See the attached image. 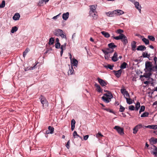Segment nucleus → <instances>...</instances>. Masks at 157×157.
Wrapping results in <instances>:
<instances>
[{"label": "nucleus", "instance_id": "nucleus-64", "mask_svg": "<svg viewBox=\"0 0 157 157\" xmlns=\"http://www.w3.org/2000/svg\"><path fill=\"white\" fill-rule=\"evenodd\" d=\"M66 45H67V43H65L63 45H61V46H62V47H63L64 48V49H66Z\"/></svg>", "mask_w": 157, "mask_h": 157}, {"label": "nucleus", "instance_id": "nucleus-16", "mask_svg": "<svg viewBox=\"0 0 157 157\" xmlns=\"http://www.w3.org/2000/svg\"><path fill=\"white\" fill-rule=\"evenodd\" d=\"M69 13L67 12L65 13H63L62 15V18L63 20L66 21L69 17Z\"/></svg>", "mask_w": 157, "mask_h": 157}, {"label": "nucleus", "instance_id": "nucleus-32", "mask_svg": "<svg viewBox=\"0 0 157 157\" xmlns=\"http://www.w3.org/2000/svg\"><path fill=\"white\" fill-rule=\"evenodd\" d=\"M18 29V27L16 26L12 27L11 30V33H14Z\"/></svg>", "mask_w": 157, "mask_h": 157}, {"label": "nucleus", "instance_id": "nucleus-10", "mask_svg": "<svg viewBox=\"0 0 157 157\" xmlns=\"http://www.w3.org/2000/svg\"><path fill=\"white\" fill-rule=\"evenodd\" d=\"M94 86L97 88L96 91L99 93H103V89H102L100 86L97 83L94 84Z\"/></svg>", "mask_w": 157, "mask_h": 157}, {"label": "nucleus", "instance_id": "nucleus-30", "mask_svg": "<svg viewBox=\"0 0 157 157\" xmlns=\"http://www.w3.org/2000/svg\"><path fill=\"white\" fill-rule=\"evenodd\" d=\"M124 98L126 100V101L127 103L129 105L131 104L132 103V101H133L130 98H128L124 96Z\"/></svg>", "mask_w": 157, "mask_h": 157}, {"label": "nucleus", "instance_id": "nucleus-44", "mask_svg": "<svg viewBox=\"0 0 157 157\" xmlns=\"http://www.w3.org/2000/svg\"><path fill=\"white\" fill-rule=\"evenodd\" d=\"M147 37L149 39L152 41L155 40V38L153 36L148 35Z\"/></svg>", "mask_w": 157, "mask_h": 157}, {"label": "nucleus", "instance_id": "nucleus-62", "mask_svg": "<svg viewBox=\"0 0 157 157\" xmlns=\"http://www.w3.org/2000/svg\"><path fill=\"white\" fill-rule=\"evenodd\" d=\"M97 136L99 137H102L103 135L100 132H98V134L97 135Z\"/></svg>", "mask_w": 157, "mask_h": 157}, {"label": "nucleus", "instance_id": "nucleus-19", "mask_svg": "<svg viewBox=\"0 0 157 157\" xmlns=\"http://www.w3.org/2000/svg\"><path fill=\"white\" fill-rule=\"evenodd\" d=\"M136 42L135 41H132L131 43V46L133 51H135L136 50Z\"/></svg>", "mask_w": 157, "mask_h": 157}, {"label": "nucleus", "instance_id": "nucleus-7", "mask_svg": "<svg viewBox=\"0 0 157 157\" xmlns=\"http://www.w3.org/2000/svg\"><path fill=\"white\" fill-rule=\"evenodd\" d=\"M114 129H115L121 135H123L124 134L123 128L119 126H115L114 127Z\"/></svg>", "mask_w": 157, "mask_h": 157}, {"label": "nucleus", "instance_id": "nucleus-24", "mask_svg": "<svg viewBox=\"0 0 157 157\" xmlns=\"http://www.w3.org/2000/svg\"><path fill=\"white\" fill-rule=\"evenodd\" d=\"M97 8V6H95V5H92L90 6V12H95L96 13H97L96 11V10Z\"/></svg>", "mask_w": 157, "mask_h": 157}, {"label": "nucleus", "instance_id": "nucleus-57", "mask_svg": "<svg viewBox=\"0 0 157 157\" xmlns=\"http://www.w3.org/2000/svg\"><path fill=\"white\" fill-rule=\"evenodd\" d=\"M44 2L43 1V0H41L40 1H39V2L38 3V5L40 6H42Z\"/></svg>", "mask_w": 157, "mask_h": 157}, {"label": "nucleus", "instance_id": "nucleus-35", "mask_svg": "<svg viewBox=\"0 0 157 157\" xmlns=\"http://www.w3.org/2000/svg\"><path fill=\"white\" fill-rule=\"evenodd\" d=\"M123 32L124 30L123 29H117L116 32V33L119 34V35L117 36H121V34H123L122 33H123Z\"/></svg>", "mask_w": 157, "mask_h": 157}, {"label": "nucleus", "instance_id": "nucleus-38", "mask_svg": "<svg viewBox=\"0 0 157 157\" xmlns=\"http://www.w3.org/2000/svg\"><path fill=\"white\" fill-rule=\"evenodd\" d=\"M144 125H142L141 124H138L136 126L134 127L138 130L139 129H140L142 127H144Z\"/></svg>", "mask_w": 157, "mask_h": 157}, {"label": "nucleus", "instance_id": "nucleus-33", "mask_svg": "<svg viewBox=\"0 0 157 157\" xmlns=\"http://www.w3.org/2000/svg\"><path fill=\"white\" fill-rule=\"evenodd\" d=\"M142 40L146 45H147L149 43V40L146 38L143 37V38L142 39Z\"/></svg>", "mask_w": 157, "mask_h": 157}, {"label": "nucleus", "instance_id": "nucleus-12", "mask_svg": "<svg viewBox=\"0 0 157 157\" xmlns=\"http://www.w3.org/2000/svg\"><path fill=\"white\" fill-rule=\"evenodd\" d=\"M113 71L115 73V75L118 78L120 77L121 75L122 70L120 69L118 71L114 70Z\"/></svg>", "mask_w": 157, "mask_h": 157}, {"label": "nucleus", "instance_id": "nucleus-55", "mask_svg": "<svg viewBox=\"0 0 157 157\" xmlns=\"http://www.w3.org/2000/svg\"><path fill=\"white\" fill-rule=\"evenodd\" d=\"M125 91H127L125 89H121V93L124 95H125Z\"/></svg>", "mask_w": 157, "mask_h": 157}, {"label": "nucleus", "instance_id": "nucleus-36", "mask_svg": "<svg viewBox=\"0 0 157 157\" xmlns=\"http://www.w3.org/2000/svg\"><path fill=\"white\" fill-rule=\"evenodd\" d=\"M55 40L54 38L51 37L49 39V41L48 42V44L50 45H52L54 43Z\"/></svg>", "mask_w": 157, "mask_h": 157}, {"label": "nucleus", "instance_id": "nucleus-18", "mask_svg": "<svg viewBox=\"0 0 157 157\" xmlns=\"http://www.w3.org/2000/svg\"><path fill=\"white\" fill-rule=\"evenodd\" d=\"M145 128L152 129H157V125H148L147 126H144Z\"/></svg>", "mask_w": 157, "mask_h": 157}, {"label": "nucleus", "instance_id": "nucleus-45", "mask_svg": "<svg viewBox=\"0 0 157 157\" xmlns=\"http://www.w3.org/2000/svg\"><path fill=\"white\" fill-rule=\"evenodd\" d=\"M5 6V2L4 0L2 1V3L0 4V8H4Z\"/></svg>", "mask_w": 157, "mask_h": 157}, {"label": "nucleus", "instance_id": "nucleus-60", "mask_svg": "<svg viewBox=\"0 0 157 157\" xmlns=\"http://www.w3.org/2000/svg\"><path fill=\"white\" fill-rule=\"evenodd\" d=\"M110 55H105V56H104L105 59L108 60L109 59V58L110 57Z\"/></svg>", "mask_w": 157, "mask_h": 157}, {"label": "nucleus", "instance_id": "nucleus-1", "mask_svg": "<svg viewBox=\"0 0 157 157\" xmlns=\"http://www.w3.org/2000/svg\"><path fill=\"white\" fill-rule=\"evenodd\" d=\"M103 95L104 96L102 97L101 99L103 101L106 103H108L110 101L111 99L113 97L111 93L104 94Z\"/></svg>", "mask_w": 157, "mask_h": 157}, {"label": "nucleus", "instance_id": "nucleus-42", "mask_svg": "<svg viewBox=\"0 0 157 157\" xmlns=\"http://www.w3.org/2000/svg\"><path fill=\"white\" fill-rule=\"evenodd\" d=\"M30 51L29 48H27L23 52V56L25 57L26 54Z\"/></svg>", "mask_w": 157, "mask_h": 157}, {"label": "nucleus", "instance_id": "nucleus-17", "mask_svg": "<svg viewBox=\"0 0 157 157\" xmlns=\"http://www.w3.org/2000/svg\"><path fill=\"white\" fill-rule=\"evenodd\" d=\"M146 49V47L144 45H141L138 46L136 48L137 51H144Z\"/></svg>", "mask_w": 157, "mask_h": 157}, {"label": "nucleus", "instance_id": "nucleus-37", "mask_svg": "<svg viewBox=\"0 0 157 157\" xmlns=\"http://www.w3.org/2000/svg\"><path fill=\"white\" fill-rule=\"evenodd\" d=\"M48 130L49 131V133L52 134L53 133L54 129L53 127L49 126L48 127Z\"/></svg>", "mask_w": 157, "mask_h": 157}, {"label": "nucleus", "instance_id": "nucleus-61", "mask_svg": "<svg viewBox=\"0 0 157 157\" xmlns=\"http://www.w3.org/2000/svg\"><path fill=\"white\" fill-rule=\"evenodd\" d=\"M60 14V13H59V14H58V15L55 16H54L53 18H52V19H54V20H56V19L57 18V17H59V15Z\"/></svg>", "mask_w": 157, "mask_h": 157}, {"label": "nucleus", "instance_id": "nucleus-43", "mask_svg": "<svg viewBox=\"0 0 157 157\" xmlns=\"http://www.w3.org/2000/svg\"><path fill=\"white\" fill-rule=\"evenodd\" d=\"M103 109L105 110H106L107 112L114 114V112L113 111L109 108H104Z\"/></svg>", "mask_w": 157, "mask_h": 157}, {"label": "nucleus", "instance_id": "nucleus-52", "mask_svg": "<svg viewBox=\"0 0 157 157\" xmlns=\"http://www.w3.org/2000/svg\"><path fill=\"white\" fill-rule=\"evenodd\" d=\"M70 140H69L67 142L65 146L67 148V149H69L70 148Z\"/></svg>", "mask_w": 157, "mask_h": 157}, {"label": "nucleus", "instance_id": "nucleus-34", "mask_svg": "<svg viewBox=\"0 0 157 157\" xmlns=\"http://www.w3.org/2000/svg\"><path fill=\"white\" fill-rule=\"evenodd\" d=\"M140 106V103L139 102L137 101L136 102L135 105V110L138 111L139 109Z\"/></svg>", "mask_w": 157, "mask_h": 157}, {"label": "nucleus", "instance_id": "nucleus-4", "mask_svg": "<svg viewBox=\"0 0 157 157\" xmlns=\"http://www.w3.org/2000/svg\"><path fill=\"white\" fill-rule=\"evenodd\" d=\"M39 99L42 104V107L44 108L47 107L48 105V103L47 99L44 96L41 95L40 97L39 98Z\"/></svg>", "mask_w": 157, "mask_h": 157}, {"label": "nucleus", "instance_id": "nucleus-2", "mask_svg": "<svg viewBox=\"0 0 157 157\" xmlns=\"http://www.w3.org/2000/svg\"><path fill=\"white\" fill-rule=\"evenodd\" d=\"M54 34L56 36H60L63 38L67 39L66 34L61 29H58L55 30Z\"/></svg>", "mask_w": 157, "mask_h": 157}, {"label": "nucleus", "instance_id": "nucleus-31", "mask_svg": "<svg viewBox=\"0 0 157 157\" xmlns=\"http://www.w3.org/2000/svg\"><path fill=\"white\" fill-rule=\"evenodd\" d=\"M113 65H111L109 64H108L107 65H105L104 66V67L107 69H109L110 70H113V67H114Z\"/></svg>", "mask_w": 157, "mask_h": 157}, {"label": "nucleus", "instance_id": "nucleus-58", "mask_svg": "<svg viewBox=\"0 0 157 157\" xmlns=\"http://www.w3.org/2000/svg\"><path fill=\"white\" fill-rule=\"evenodd\" d=\"M133 133L134 134H136L138 131V130L136 129L135 127L133 128Z\"/></svg>", "mask_w": 157, "mask_h": 157}, {"label": "nucleus", "instance_id": "nucleus-50", "mask_svg": "<svg viewBox=\"0 0 157 157\" xmlns=\"http://www.w3.org/2000/svg\"><path fill=\"white\" fill-rule=\"evenodd\" d=\"M129 109L131 111H133L135 109L134 106L133 105H131L129 106Z\"/></svg>", "mask_w": 157, "mask_h": 157}, {"label": "nucleus", "instance_id": "nucleus-41", "mask_svg": "<svg viewBox=\"0 0 157 157\" xmlns=\"http://www.w3.org/2000/svg\"><path fill=\"white\" fill-rule=\"evenodd\" d=\"M149 114V113L147 112H145L144 113L142 114L141 115V117H146L148 116Z\"/></svg>", "mask_w": 157, "mask_h": 157}, {"label": "nucleus", "instance_id": "nucleus-63", "mask_svg": "<svg viewBox=\"0 0 157 157\" xmlns=\"http://www.w3.org/2000/svg\"><path fill=\"white\" fill-rule=\"evenodd\" d=\"M125 95H126V96L127 97H130L129 94L127 91H125Z\"/></svg>", "mask_w": 157, "mask_h": 157}, {"label": "nucleus", "instance_id": "nucleus-28", "mask_svg": "<svg viewBox=\"0 0 157 157\" xmlns=\"http://www.w3.org/2000/svg\"><path fill=\"white\" fill-rule=\"evenodd\" d=\"M101 33L106 38H108L110 36V35L109 33L105 31H102L101 32Z\"/></svg>", "mask_w": 157, "mask_h": 157}, {"label": "nucleus", "instance_id": "nucleus-15", "mask_svg": "<svg viewBox=\"0 0 157 157\" xmlns=\"http://www.w3.org/2000/svg\"><path fill=\"white\" fill-rule=\"evenodd\" d=\"M71 63L74 66L77 67L78 62L76 59L75 58H73L72 60H71Z\"/></svg>", "mask_w": 157, "mask_h": 157}, {"label": "nucleus", "instance_id": "nucleus-3", "mask_svg": "<svg viewBox=\"0 0 157 157\" xmlns=\"http://www.w3.org/2000/svg\"><path fill=\"white\" fill-rule=\"evenodd\" d=\"M120 36H113V39L117 40H121L123 44L125 46L128 43L127 38L124 34H121Z\"/></svg>", "mask_w": 157, "mask_h": 157}, {"label": "nucleus", "instance_id": "nucleus-47", "mask_svg": "<svg viewBox=\"0 0 157 157\" xmlns=\"http://www.w3.org/2000/svg\"><path fill=\"white\" fill-rule=\"evenodd\" d=\"M125 108L121 105H120V108L119 109V111L121 112H123L124 111Z\"/></svg>", "mask_w": 157, "mask_h": 157}, {"label": "nucleus", "instance_id": "nucleus-11", "mask_svg": "<svg viewBox=\"0 0 157 157\" xmlns=\"http://www.w3.org/2000/svg\"><path fill=\"white\" fill-rule=\"evenodd\" d=\"M105 13L107 16L109 17H114L116 15L114 10L111 11L106 12Z\"/></svg>", "mask_w": 157, "mask_h": 157}, {"label": "nucleus", "instance_id": "nucleus-26", "mask_svg": "<svg viewBox=\"0 0 157 157\" xmlns=\"http://www.w3.org/2000/svg\"><path fill=\"white\" fill-rule=\"evenodd\" d=\"M76 123L74 119H73L71 121V130L73 131L75 128V124Z\"/></svg>", "mask_w": 157, "mask_h": 157}, {"label": "nucleus", "instance_id": "nucleus-14", "mask_svg": "<svg viewBox=\"0 0 157 157\" xmlns=\"http://www.w3.org/2000/svg\"><path fill=\"white\" fill-rule=\"evenodd\" d=\"M133 3L135 5V7L139 11V12H140L141 10V6L140 5L139 2L135 1Z\"/></svg>", "mask_w": 157, "mask_h": 157}, {"label": "nucleus", "instance_id": "nucleus-20", "mask_svg": "<svg viewBox=\"0 0 157 157\" xmlns=\"http://www.w3.org/2000/svg\"><path fill=\"white\" fill-rule=\"evenodd\" d=\"M115 15H120L124 13V12L121 10H114Z\"/></svg>", "mask_w": 157, "mask_h": 157}, {"label": "nucleus", "instance_id": "nucleus-8", "mask_svg": "<svg viewBox=\"0 0 157 157\" xmlns=\"http://www.w3.org/2000/svg\"><path fill=\"white\" fill-rule=\"evenodd\" d=\"M152 66L153 65L151 62L148 61H146L145 63V69H144L145 72H147L145 69H146L147 71H149L150 68L151 67V66Z\"/></svg>", "mask_w": 157, "mask_h": 157}, {"label": "nucleus", "instance_id": "nucleus-9", "mask_svg": "<svg viewBox=\"0 0 157 157\" xmlns=\"http://www.w3.org/2000/svg\"><path fill=\"white\" fill-rule=\"evenodd\" d=\"M106 50L104 49H102L101 50L102 52L104 53L105 55H107L109 53H111L114 51V50L112 49L109 48H106Z\"/></svg>", "mask_w": 157, "mask_h": 157}, {"label": "nucleus", "instance_id": "nucleus-39", "mask_svg": "<svg viewBox=\"0 0 157 157\" xmlns=\"http://www.w3.org/2000/svg\"><path fill=\"white\" fill-rule=\"evenodd\" d=\"M74 70L72 66L71 67V69L70 68L68 72V75H71L73 74Z\"/></svg>", "mask_w": 157, "mask_h": 157}, {"label": "nucleus", "instance_id": "nucleus-25", "mask_svg": "<svg viewBox=\"0 0 157 157\" xmlns=\"http://www.w3.org/2000/svg\"><path fill=\"white\" fill-rule=\"evenodd\" d=\"M108 46L109 48L112 49L114 50V49L117 47V46L114 44L113 43H111L108 44Z\"/></svg>", "mask_w": 157, "mask_h": 157}, {"label": "nucleus", "instance_id": "nucleus-48", "mask_svg": "<svg viewBox=\"0 0 157 157\" xmlns=\"http://www.w3.org/2000/svg\"><path fill=\"white\" fill-rule=\"evenodd\" d=\"M151 140L153 142L154 144H155L157 143V138H154L152 137L151 139Z\"/></svg>", "mask_w": 157, "mask_h": 157}, {"label": "nucleus", "instance_id": "nucleus-46", "mask_svg": "<svg viewBox=\"0 0 157 157\" xmlns=\"http://www.w3.org/2000/svg\"><path fill=\"white\" fill-rule=\"evenodd\" d=\"M145 107L144 105L141 106L140 110L139 111V113H140L141 112H144L145 110Z\"/></svg>", "mask_w": 157, "mask_h": 157}, {"label": "nucleus", "instance_id": "nucleus-23", "mask_svg": "<svg viewBox=\"0 0 157 157\" xmlns=\"http://www.w3.org/2000/svg\"><path fill=\"white\" fill-rule=\"evenodd\" d=\"M142 55V56L140 57H143L144 58H150V54H148L147 52H143Z\"/></svg>", "mask_w": 157, "mask_h": 157}, {"label": "nucleus", "instance_id": "nucleus-54", "mask_svg": "<svg viewBox=\"0 0 157 157\" xmlns=\"http://www.w3.org/2000/svg\"><path fill=\"white\" fill-rule=\"evenodd\" d=\"M154 67H155V66H151V67L150 68V69L149 71H155V68Z\"/></svg>", "mask_w": 157, "mask_h": 157}, {"label": "nucleus", "instance_id": "nucleus-5", "mask_svg": "<svg viewBox=\"0 0 157 157\" xmlns=\"http://www.w3.org/2000/svg\"><path fill=\"white\" fill-rule=\"evenodd\" d=\"M153 148L151 147L149 148L152 149L150 151L151 154L154 155L155 157H157V147L154 145H153Z\"/></svg>", "mask_w": 157, "mask_h": 157}, {"label": "nucleus", "instance_id": "nucleus-53", "mask_svg": "<svg viewBox=\"0 0 157 157\" xmlns=\"http://www.w3.org/2000/svg\"><path fill=\"white\" fill-rule=\"evenodd\" d=\"M52 50V48H51L49 49H48L45 52H44V54H46L48 53H50V52Z\"/></svg>", "mask_w": 157, "mask_h": 157}, {"label": "nucleus", "instance_id": "nucleus-51", "mask_svg": "<svg viewBox=\"0 0 157 157\" xmlns=\"http://www.w3.org/2000/svg\"><path fill=\"white\" fill-rule=\"evenodd\" d=\"M38 62H37L36 63V64L34 65V66L33 67H30L29 68V70H31L34 69L36 68V66L37 64L38 63Z\"/></svg>", "mask_w": 157, "mask_h": 157}, {"label": "nucleus", "instance_id": "nucleus-59", "mask_svg": "<svg viewBox=\"0 0 157 157\" xmlns=\"http://www.w3.org/2000/svg\"><path fill=\"white\" fill-rule=\"evenodd\" d=\"M89 137L88 135H86L84 136L83 139L84 140H87Z\"/></svg>", "mask_w": 157, "mask_h": 157}, {"label": "nucleus", "instance_id": "nucleus-13", "mask_svg": "<svg viewBox=\"0 0 157 157\" xmlns=\"http://www.w3.org/2000/svg\"><path fill=\"white\" fill-rule=\"evenodd\" d=\"M112 60L114 62H116L118 60V58L117 57V54L116 52H115L113 56L112 57Z\"/></svg>", "mask_w": 157, "mask_h": 157}, {"label": "nucleus", "instance_id": "nucleus-56", "mask_svg": "<svg viewBox=\"0 0 157 157\" xmlns=\"http://www.w3.org/2000/svg\"><path fill=\"white\" fill-rule=\"evenodd\" d=\"M154 61V65H156L157 64V57L155 56L153 59Z\"/></svg>", "mask_w": 157, "mask_h": 157}, {"label": "nucleus", "instance_id": "nucleus-6", "mask_svg": "<svg viewBox=\"0 0 157 157\" xmlns=\"http://www.w3.org/2000/svg\"><path fill=\"white\" fill-rule=\"evenodd\" d=\"M98 82L102 87L105 86L107 84V82L104 80L101 79L99 77H98L97 78Z\"/></svg>", "mask_w": 157, "mask_h": 157}, {"label": "nucleus", "instance_id": "nucleus-27", "mask_svg": "<svg viewBox=\"0 0 157 157\" xmlns=\"http://www.w3.org/2000/svg\"><path fill=\"white\" fill-rule=\"evenodd\" d=\"M96 12H90V11L89 13L90 16H92L94 19H96L98 18V16L96 14Z\"/></svg>", "mask_w": 157, "mask_h": 157}, {"label": "nucleus", "instance_id": "nucleus-49", "mask_svg": "<svg viewBox=\"0 0 157 157\" xmlns=\"http://www.w3.org/2000/svg\"><path fill=\"white\" fill-rule=\"evenodd\" d=\"M61 44L60 43H57L55 44V48L57 49L59 48Z\"/></svg>", "mask_w": 157, "mask_h": 157}, {"label": "nucleus", "instance_id": "nucleus-29", "mask_svg": "<svg viewBox=\"0 0 157 157\" xmlns=\"http://www.w3.org/2000/svg\"><path fill=\"white\" fill-rule=\"evenodd\" d=\"M128 65L125 62H124L121 65L120 67L121 69H123L126 68L127 67V66Z\"/></svg>", "mask_w": 157, "mask_h": 157}, {"label": "nucleus", "instance_id": "nucleus-40", "mask_svg": "<svg viewBox=\"0 0 157 157\" xmlns=\"http://www.w3.org/2000/svg\"><path fill=\"white\" fill-rule=\"evenodd\" d=\"M73 135L74 138H78V137H79V136L77 134V132L75 131H74Z\"/></svg>", "mask_w": 157, "mask_h": 157}, {"label": "nucleus", "instance_id": "nucleus-21", "mask_svg": "<svg viewBox=\"0 0 157 157\" xmlns=\"http://www.w3.org/2000/svg\"><path fill=\"white\" fill-rule=\"evenodd\" d=\"M20 17V15L19 13H16L13 17V19L15 21L18 20Z\"/></svg>", "mask_w": 157, "mask_h": 157}, {"label": "nucleus", "instance_id": "nucleus-22", "mask_svg": "<svg viewBox=\"0 0 157 157\" xmlns=\"http://www.w3.org/2000/svg\"><path fill=\"white\" fill-rule=\"evenodd\" d=\"M152 74L151 73H144L143 75H141L140 76V78H141L142 77H145L146 78H148L151 76Z\"/></svg>", "mask_w": 157, "mask_h": 157}]
</instances>
